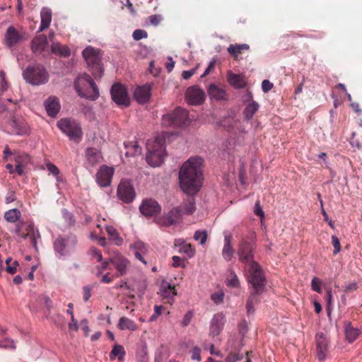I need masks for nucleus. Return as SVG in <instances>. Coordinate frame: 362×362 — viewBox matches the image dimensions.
Masks as SVG:
<instances>
[{
  "instance_id": "nucleus-1",
  "label": "nucleus",
  "mask_w": 362,
  "mask_h": 362,
  "mask_svg": "<svg viewBox=\"0 0 362 362\" xmlns=\"http://www.w3.org/2000/svg\"><path fill=\"white\" fill-rule=\"evenodd\" d=\"M203 162L201 157H191L182 164L180 168L179 173L180 188L183 192L190 195L182 203V214L191 215L196 210L195 199L193 196L199 191L202 185Z\"/></svg>"
},
{
  "instance_id": "nucleus-2",
  "label": "nucleus",
  "mask_w": 362,
  "mask_h": 362,
  "mask_svg": "<svg viewBox=\"0 0 362 362\" xmlns=\"http://www.w3.org/2000/svg\"><path fill=\"white\" fill-rule=\"evenodd\" d=\"M74 86L78 96L82 98L96 100L99 98V89L88 74L79 75L75 80Z\"/></svg>"
},
{
  "instance_id": "nucleus-3",
  "label": "nucleus",
  "mask_w": 362,
  "mask_h": 362,
  "mask_svg": "<svg viewBox=\"0 0 362 362\" xmlns=\"http://www.w3.org/2000/svg\"><path fill=\"white\" fill-rule=\"evenodd\" d=\"M82 55L92 75L95 79H100L104 74V67L102 64V50L88 46L83 50Z\"/></svg>"
},
{
  "instance_id": "nucleus-4",
  "label": "nucleus",
  "mask_w": 362,
  "mask_h": 362,
  "mask_svg": "<svg viewBox=\"0 0 362 362\" xmlns=\"http://www.w3.org/2000/svg\"><path fill=\"white\" fill-rule=\"evenodd\" d=\"M256 248V234L251 231L248 235L243 237L238 247V255L239 260L247 265L254 260V251Z\"/></svg>"
},
{
  "instance_id": "nucleus-5",
  "label": "nucleus",
  "mask_w": 362,
  "mask_h": 362,
  "mask_svg": "<svg viewBox=\"0 0 362 362\" xmlns=\"http://www.w3.org/2000/svg\"><path fill=\"white\" fill-rule=\"evenodd\" d=\"M22 75L26 83L32 86H40L49 80L47 71L42 65L39 64L28 66L23 71Z\"/></svg>"
},
{
  "instance_id": "nucleus-6",
  "label": "nucleus",
  "mask_w": 362,
  "mask_h": 362,
  "mask_svg": "<svg viewBox=\"0 0 362 362\" xmlns=\"http://www.w3.org/2000/svg\"><path fill=\"white\" fill-rule=\"evenodd\" d=\"M248 276V282L251 284L256 294L262 293L265 287V277L262 269L256 262L247 265Z\"/></svg>"
},
{
  "instance_id": "nucleus-7",
  "label": "nucleus",
  "mask_w": 362,
  "mask_h": 362,
  "mask_svg": "<svg viewBox=\"0 0 362 362\" xmlns=\"http://www.w3.org/2000/svg\"><path fill=\"white\" fill-rule=\"evenodd\" d=\"M57 126L70 140L79 142L82 138L83 132L80 123L72 118L59 119Z\"/></svg>"
},
{
  "instance_id": "nucleus-8",
  "label": "nucleus",
  "mask_w": 362,
  "mask_h": 362,
  "mask_svg": "<svg viewBox=\"0 0 362 362\" xmlns=\"http://www.w3.org/2000/svg\"><path fill=\"white\" fill-rule=\"evenodd\" d=\"M77 243L76 235L71 233L65 236L59 235L54 241L53 247L60 256H66L75 250Z\"/></svg>"
},
{
  "instance_id": "nucleus-9",
  "label": "nucleus",
  "mask_w": 362,
  "mask_h": 362,
  "mask_svg": "<svg viewBox=\"0 0 362 362\" xmlns=\"http://www.w3.org/2000/svg\"><path fill=\"white\" fill-rule=\"evenodd\" d=\"M112 101L118 106L127 107L130 105V98L126 86L121 83H115L110 88Z\"/></svg>"
},
{
  "instance_id": "nucleus-10",
  "label": "nucleus",
  "mask_w": 362,
  "mask_h": 362,
  "mask_svg": "<svg viewBox=\"0 0 362 362\" xmlns=\"http://www.w3.org/2000/svg\"><path fill=\"white\" fill-rule=\"evenodd\" d=\"M164 125L181 127L188 122V112L182 108L177 107L173 112L163 117Z\"/></svg>"
},
{
  "instance_id": "nucleus-11",
  "label": "nucleus",
  "mask_w": 362,
  "mask_h": 362,
  "mask_svg": "<svg viewBox=\"0 0 362 362\" xmlns=\"http://www.w3.org/2000/svg\"><path fill=\"white\" fill-rule=\"evenodd\" d=\"M117 194L119 199L124 203L129 204L134 201L136 192L130 180H121L117 187Z\"/></svg>"
},
{
  "instance_id": "nucleus-12",
  "label": "nucleus",
  "mask_w": 362,
  "mask_h": 362,
  "mask_svg": "<svg viewBox=\"0 0 362 362\" xmlns=\"http://www.w3.org/2000/svg\"><path fill=\"white\" fill-rule=\"evenodd\" d=\"M147 153L146 160L151 167L158 166V135L154 136L153 139H148L146 141Z\"/></svg>"
},
{
  "instance_id": "nucleus-13",
  "label": "nucleus",
  "mask_w": 362,
  "mask_h": 362,
  "mask_svg": "<svg viewBox=\"0 0 362 362\" xmlns=\"http://www.w3.org/2000/svg\"><path fill=\"white\" fill-rule=\"evenodd\" d=\"M206 98L204 91L197 86L189 87L185 92V100L192 105H199L204 103Z\"/></svg>"
},
{
  "instance_id": "nucleus-14",
  "label": "nucleus",
  "mask_w": 362,
  "mask_h": 362,
  "mask_svg": "<svg viewBox=\"0 0 362 362\" xmlns=\"http://www.w3.org/2000/svg\"><path fill=\"white\" fill-rule=\"evenodd\" d=\"M243 103L245 105V107L243 111V115L244 119L249 122L252 119L255 114L258 111L259 105L257 102L253 100V96L250 91H247L245 98L243 99Z\"/></svg>"
},
{
  "instance_id": "nucleus-15",
  "label": "nucleus",
  "mask_w": 362,
  "mask_h": 362,
  "mask_svg": "<svg viewBox=\"0 0 362 362\" xmlns=\"http://www.w3.org/2000/svg\"><path fill=\"white\" fill-rule=\"evenodd\" d=\"M176 295L175 287L167 281H163L160 285V302L171 306Z\"/></svg>"
},
{
  "instance_id": "nucleus-16",
  "label": "nucleus",
  "mask_w": 362,
  "mask_h": 362,
  "mask_svg": "<svg viewBox=\"0 0 362 362\" xmlns=\"http://www.w3.org/2000/svg\"><path fill=\"white\" fill-rule=\"evenodd\" d=\"M316 351L318 360L323 361L329 352V340L322 332L317 333L315 336Z\"/></svg>"
},
{
  "instance_id": "nucleus-17",
  "label": "nucleus",
  "mask_w": 362,
  "mask_h": 362,
  "mask_svg": "<svg viewBox=\"0 0 362 362\" xmlns=\"http://www.w3.org/2000/svg\"><path fill=\"white\" fill-rule=\"evenodd\" d=\"M114 175V168L103 165L96 174V180L98 184L102 187H106L111 183Z\"/></svg>"
},
{
  "instance_id": "nucleus-18",
  "label": "nucleus",
  "mask_w": 362,
  "mask_h": 362,
  "mask_svg": "<svg viewBox=\"0 0 362 362\" xmlns=\"http://www.w3.org/2000/svg\"><path fill=\"white\" fill-rule=\"evenodd\" d=\"M24 36L13 25H10L6 29L4 35L5 45L8 48H11L18 43L23 41Z\"/></svg>"
},
{
  "instance_id": "nucleus-19",
  "label": "nucleus",
  "mask_w": 362,
  "mask_h": 362,
  "mask_svg": "<svg viewBox=\"0 0 362 362\" xmlns=\"http://www.w3.org/2000/svg\"><path fill=\"white\" fill-rule=\"evenodd\" d=\"M151 83H148L137 86L133 94L134 100L141 105L148 103L151 96Z\"/></svg>"
},
{
  "instance_id": "nucleus-20",
  "label": "nucleus",
  "mask_w": 362,
  "mask_h": 362,
  "mask_svg": "<svg viewBox=\"0 0 362 362\" xmlns=\"http://www.w3.org/2000/svg\"><path fill=\"white\" fill-rule=\"evenodd\" d=\"M139 211L147 218L156 216L158 214V203L153 199H144L139 206Z\"/></svg>"
},
{
  "instance_id": "nucleus-21",
  "label": "nucleus",
  "mask_w": 362,
  "mask_h": 362,
  "mask_svg": "<svg viewBox=\"0 0 362 362\" xmlns=\"http://www.w3.org/2000/svg\"><path fill=\"white\" fill-rule=\"evenodd\" d=\"M225 316L222 313H218L211 319L209 327V334L218 336L223 329Z\"/></svg>"
},
{
  "instance_id": "nucleus-22",
  "label": "nucleus",
  "mask_w": 362,
  "mask_h": 362,
  "mask_svg": "<svg viewBox=\"0 0 362 362\" xmlns=\"http://www.w3.org/2000/svg\"><path fill=\"white\" fill-rule=\"evenodd\" d=\"M47 45V37L44 34L35 37L30 43L31 49L36 54H42L45 50Z\"/></svg>"
},
{
  "instance_id": "nucleus-23",
  "label": "nucleus",
  "mask_w": 362,
  "mask_h": 362,
  "mask_svg": "<svg viewBox=\"0 0 362 362\" xmlns=\"http://www.w3.org/2000/svg\"><path fill=\"white\" fill-rule=\"evenodd\" d=\"M233 236L230 233H225L224 244L222 250V256L226 261H230L234 255V249L232 245Z\"/></svg>"
},
{
  "instance_id": "nucleus-24",
  "label": "nucleus",
  "mask_w": 362,
  "mask_h": 362,
  "mask_svg": "<svg viewBox=\"0 0 362 362\" xmlns=\"http://www.w3.org/2000/svg\"><path fill=\"white\" fill-rule=\"evenodd\" d=\"M110 262L115 266L120 276L126 274L127 268L129 264V261L126 257L121 255H117L110 258Z\"/></svg>"
},
{
  "instance_id": "nucleus-25",
  "label": "nucleus",
  "mask_w": 362,
  "mask_h": 362,
  "mask_svg": "<svg viewBox=\"0 0 362 362\" xmlns=\"http://www.w3.org/2000/svg\"><path fill=\"white\" fill-rule=\"evenodd\" d=\"M44 104L47 115L51 117H55L60 110V104L58 98L56 97H49Z\"/></svg>"
},
{
  "instance_id": "nucleus-26",
  "label": "nucleus",
  "mask_w": 362,
  "mask_h": 362,
  "mask_svg": "<svg viewBox=\"0 0 362 362\" xmlns=\"http://www.w3.org/2000/svg\"><path fill=\"white\" fill-rule=\"evenodd\" d=\"M344 333L346 339L349 343H353L361 334V331L354 327L350 322H346L344 324Z\"/></svg>"
},
{
  "instance_id": "nucleus-27",
  "label": "nucleus",
  "mask_w": 362,
  "mask_h": 362,
  "mask_svg": "<svg viewBox=\"0 0 362 362\" xmlns=\"http://www.w3.org/2000/svg\"><path fill=\"white\" fill-rule=\"evenodd\" d=\"M41 23L37 33L48 28L52 21V11L47 7H43L40 12Z\"/></svg>"
},
{
  "instance_id": "nucleus-28",
  "label": "nucleus",
  "mask_w": 362,
  "mask_h": 362,
  "mask_svg": "<svg viewBox=\"0 0 362 362\" xmlns=\"http://www.w3.org/2000/svg\"><path fill=\"white\" fill-rule=\"evenodd\" d=\"M182 215V211L180 208L176 207L172 209L165 218L164 224L170 226L179 223L181 220Z\"/></svg>"
},
{
  "instance_id": "nucleus-29",
  "label": "nucleus",
  "mask_w": 362,
  "mask_h": 362,
  "mask_svg": "<svg viewBox=\"0 0 362 362\" xmlns=\"http://www.w3.org/2000/svg\"><path fill=\"white\" fill-rule=\"evenodd\" d=\"M228 81L230 84L235 88H243L246 86L244 76L241 74H235L231 71L228 73Z\"/></svg>"
},
{
  "instance_id": "nucleus-30",
  "label": "nucleus",
  "mask_w": 362,
  "mask_h": 362,
  "mask_svg": "<svg viewBox=\"0 0 362 362\" xmlns=\"http://www.w3.org/2000/svg\"><path fill=\"white\" fill-rule=\"evenodd\" d=\"M249 49L250 46L247 44H230L227 51L234 59H237L244 51Z\"/></svg>"
},
{
  "instance_id": "nucleus-31",
  "label": "nucleus",
  "mask_w": 362,
  "mask_h": 362,
  "mask_svg": "<svg viewBox=\"0 0 362 362\" xmlns=\"http://www.w3.org/2000/svg\"><path fill=\"white\" fill-rule=\"evenodd\" d=\"M106 232L108 235V239L113 242L117 246H120L123 243V239L119 235V233L112 226H105Z\"/></svg>"
},
{
  "instance_id": "nucleus-32",
  "label": "nucleus",
  "mask_w": 362,
  "mask_h": 362,
  "mask_svg": "<svg viewBox=\"0 0 362 362\" xmlns=\"http://www.w3.org/2000/svg\"><path fill=\"white\" fill-rule=\"evenodd\" d=\"M127 151L125 153L127 157L135 156L141 153V148L137 141H127L124 143Z\"/></svg>"
},
{
  "instance_id": "nucleus-33",
  "label": "nucleus",
  "mask_w": 362,
  "mask_h": 362,
  "mask_svg": "<svg viewBox=\"0 0 362 362\" xmlns=\"http://www.w3.org/2000/svg\"><path fill=\"white\" fill-rule=\"evenodd\" d=\"M87 160L91 165L98 163L102 160V156L100 151L95 148H88L86 151Z\"/></svg>"
},
{
  "instance_id": "nucleus-34",
  "label": "nucleus",
  "mask_w": 362,
  "mask_h": 362,
  "mask_svg": "<svg viewBox=\"0 0 362 362\" xmlns=\"http://www.w3.org/2000/svg\"><path fill=\"white\" fill-rule=\"evenodd\" d=\"M208 93L211 98L216 99L217 100H222L226 99V95L225 90L214 84L209 86Z\"/></svg>"
},
{
  "instance_id": "nucleus-35",
  "label": "nucleus",
  "mask_w": 362,
  "mask_h": 362,
  "mask_svg": "<svg viewBox=\"0 0 362 362\" xmlns=\"http://www.w3.org/2000/svg\"><path fill=\"white\" fill-rule=\"evenodd\" d=\"M117 327L120 330L128 329L130 331H136L138 329V326L134 321L127 317H122L119 318Z\"/></svg>"
},
{
  "instance_id": "nucleus-36",
  "label": "nucleus",
  "mask_w": 362,
  "mask_h": 362,
  "mask_svg": "<svg viewBox=\"0 0 362 362\" xmlns=\"http://www.w3.org/2000/svg\"><path fill=\"white\" fill-rule=\"evenodd\" d=\"M51 52L60 57H68L71 55V51L69 47L62 46L59 42H53L51 45Z\"/></svg>"
},
{
  "instance_id": "nucleus-37",
  "label": "nucleus",
  "mask_w": 362,
  "mask_h": 362,
  "mask_svg": "<svg viewBox=\"0 0 362 362\" xmlns=\"http://www.w3.org/2000/svg\"><path fill=\"white\" fill-rule=\"evenodd\" d=\"M11 126L13 128V132L16 134L23 135L28 133V125L23 122L13 119Z\"/></svg>"
},
{
  "instance_id": "nucleus-38",
  "label": "nucleus",
  "mask_w": 362,
  "mask_h": 362,
  "mask_svg": "<svg viewBox=\"0 0 362 362\" xmlns=\"http://www.w3.org/2000/svg\"><path fill=\"white\" fill-rule=\"evenodd\" d=\"M176 245L180 246V252L185 254L188 257L191 258L194 256L195 250L190 243H186L181 240H178Z\"/></svg>"
},
{
  "instance_id": "nucleus-39",
  "label": "nucleus",
  "mask_w": 362,
  "mask_h": 362,
  "mask_svg": "<svg viewBox=\"0 0 362 362\" xmlns=\"http://www.w3.org/2000/svg\"><path fill=\"white\" fill-rule=\"evenodd\" d=\"M21 211L18 209H13L7 211L4 214L5 219L10 223H15L19 220Z\"/></svg>"
},
{
  "instance_id": "nucleus-40",
  "label": "nucleus",
  "mask_w": 362,
  "mask_h": 362,
  "mask_svg": "<svg viewBox=\"0 0 362 362\" xmlns=\"http://www.w3.org/2000/svg\"><path fill=\"white\" fill-rule=\"evenodd\" d=\"M227 286L238 288L240 286V281L234 271H230L226 280Z\"/></svg>"
},
{
  "instance_id": "nucleus-41",
  "label": "nucleus",
  "mask_w": 362,
  "mask_h": 362,
  "mask_svg": "<svg viewBox=\"0 0 362 362\" xmlns=\"http://www.w3.org/2000/svg\"><path fill=\"white\" fill-rule=\"evenodd\" d=\"M125 355L124 347L119 344H115L110 354V358L114 360L118 356L119 360L123 359Z\"/></svg>"
},
{
  "instance_id": "nucleus-42",
  "label": "nucleus",
  "mask_w": 362,
  "mask_h": 362,
  "mask_svg": "<svg viewBox=\"0 0 362 362\" xmlns=\"http://www.w3.org/2000/svg\"><path fill=\"white\" fill-rule=\"evenodd\" d=\"M24 222L23 221L18 223V224L16 225V228L14 230V233L18 236L23 238V239H25L29 235L30 233L33 230V226L32 224H29L26 228V230L28 231V233H24L22 232V228Z\"/></svg>"
},
{
  "instance_id": "nucleus-43",
  "label": "nucleus",
  "mask_w": 362,
  "mask_h": 362,
  "mask_svg": "<svg viewBox=\"0 0 362 362\" xmlns=\"http://www.w3.org/2000/svg\"><path fill=\"white\" fill-rule=\"evenodd\" d=\"M258 295L259 294H256L255 291H254V292L250 296L246 303L247 313L248 315L254 313V305L258 302Z\"/></svg>"
},
{
  "instance_id": "nucleus-44",
  "label": "nucleus",
  "mask_w": 362,
  "mask_h": 362,
  "mask_svg": "<svg viewBox=\"0 0 362 362\" xmlns=\"http://www.w3.org/2000/svg\"><path fill=\"white\" fill-rule=\"evenodd\" d=\"M130 250L134 252H139L140 253H147L148 246L141 240H137L129 246Z\"/></svg>"
},
{
  "instance_id": "nucleus-45",
  "label": "nucleus",
  "mask_w": 362,
  "mask_h": 362,
  "mask_svg": "<svg viewBox=\"0 0 362 362\" xmlns=\"http://www.w3.org/2000/svg\"><path fill=\"white\" fill-rule=\"evenodd\" d=\"M15 161L25 166L30 163V157L26 153H21L15 156Z\"/></svg>"
},
{
  "instance_id": "nucleus-46",
  "label": "nucleus",
  "mask_w": 362,
  "mask_h": 362,
  "mask_svg": "<svg viewBox=\"0 0 362 362\" xmlns=\"http://www.w3.org/2000/svg\"><path fill=\"white\" fill-rule=\"evenodd\" d=\"M207 233L206 230H197L194 235V239L199 241L201 245L205 244L207 240Z\"/></svg>"
},
{
  "instance_id": "nucleus-47",
  "label": "nucleus",
  "mask_w": 362,
  "mask_h": 362,
  "mask_svg": "<svg viewBox=\"0 0 362 362\" xmlns=\"http://www.w3.org/2000/svg\"><path fill=\"white\" fill-rule=\"evenodd\" d=\"M62 214L64 219L69 226L75 224L74 216L72 213L64 209L62 211Z\"/></svg>"
},
{
  "instance_id": "nucleus-48",
  "label": "nucleus",
  "mask_w": 362,
  "mask_h": 362,
  "mask_svg": "<svg viewBox=\"0 0 362 362\" xmlns=\"http://www.w3.org/2000/svg\"><path fill=\"white\" fill-rule=\"evenodd\" d=\"M148 37V33L146 30L141 29L135 30L133 32L132 37L134 40L139 41L143 38H146Z\"/></svg>"
},
{
  "instance_id": "nucleus-49",
  "label": "nucleus",
  "mask_w": 362,
  "mask_h": 362,
  "mask_svg": "<svg viewBox=\"0 0 362 362\" xmlns=\"http://www.w3.org/2000/svg\"><path fill=\"white\" fill-rule=\"evenodd\" d=\"M47 170L55 176H58L60 171L59 169L53 163H49L47 164ZM57 181L60 182L61 180L59 177H57Z\"/></svg>"
},
{
  "instance_id": "nucleus-50",
  "label": "nucleus",
  "mask_w": 362,
  "mask_h": 362,
  "mask_svg": "<svg viewBox=\"0 0 362 362\" xmlns=\"http://www.w3.org/2000/svg\"><path fill=\"white\" fill-rule=\"evenodd\" d=\"M332 244L334 247V255H337L341 250V245L339 238L336 235L332 236Z\"/></svg>"
},
{
  "instance_id": "nucleus-51",
  "label": "nucleus",
  "mask_w": 362,
  "mask_h": 362,
  "mask_svg": "<svg viewBox=\"0 0 362 362\" xmlns=\"http://www.w3.org/2000/svg\"><path fill=\"white\" fill-rule=\"evenodd\" d=\"M355 133L352 134V136L350 141V144L352 146V147H356L358 149L362 148V136L361 139H359L358 138H355Z\"/></svg>"
},
{
  "instance_id": "nucleus-52",
  "label": "nucleus",
  "mask_w": 362,
  "mask_h": 362,
  "mask_svg": "<svg viewBox=\"0 0 362 362\" xmlns=\"http://www.w3.org/2000/svg\"><path fill=\"white\" fill-rule=\"evenodd\" d=\"M311 284H312V288L313 291H315L319 293H320L322 292L321 287H320L321 281L318 278L314 277L312 279Z\"/></svg>"
},
{
  "instance_id": "nucleus-53",
  "label": "nucleus",
  "mask_w": 362,
  "mask_h": 362,
  "mask_svg": "<svg viewBox=\"0 0 362 362\" xmlns=\"http://www.w3.org/2000/svg\"><path fill=\"white\" fill-rule=\"evenodd\" d=\"M243 358L238 353H230L226 358V362H236Z\"/></svg>"
},
{
  "instance_id": "nucleus-54",
  "label": "nucleus",
  "mask_w": 362,
  "mask_h": 362,
  "mask_svg": "<svg viewBox=\"0 0 362 362\" xmlns=\"http://www.w3.org/2000/svg\"><path fill=\"white\" fill-rule=\"evenodd\" d=\"M191 358L192 360H197L198 361H201V349L199 348H198L197 346L194 347L191 351Z\"/></svg>"
},
{
  "instance_id": "nucleus-55",
  "label": "nucleus",
  "mask_w": 362,
  "mask_h": 362,
  "mask_svg": "<svg viewBox=\"0 0 362 362\" xmlns=\"http://www.w3.org/2000/svg\"><path fill=\"white\" fill-rule=\"evenodd\" d=\"M224 294L221 293H215L211 295V300L216 304H218L223 300Z\"/></svg>"
},
{
  "instance_id": "nucleus-56",
  "label": "nucleus",
  "mask_w": 362,
  "mask_h": 362,
  "mask_svg": "<svg viewBox=\"0 0 362 362\" xmlns=\"http://www.w3.org/2000/svg\"><path fill=\"white\" fill-rule=\"evenodd\" d=\"M40 298H42L44 300L45 308L49 312H50L52 308V301L50 298L47 296H42L40 297Z\"/></svg>"
},
{
  "instance_id": "nucleus-57",
  "label": "nucleus",
  "mask_w": 362,
  "mask_h": 362,
  "mask_svg": "<svg viewBox=\"0 0 362 362\" xmlns=\"http://www.w3.org/2000/svg\"><path fill=\"white\" fill-rule=\"evenodd\" d=\"M197 67L198 66L191 70L184 71L182 74V78L186 80L189 79L196 73Z\"/></svg>"
},
{
  "instance_id": "nucleus-58",
  "label": "nucleus",
  "mask_w": 362,
  "mask_h": 362,
  "mask_svg": "<svg viewBox=\"0 0 362 362\" xmlns=\"http://www.w3.org/2000/svg\"><path fill=\"white\" fill-rule=\"evenodd\" d=\"M148 71L155 77H157L158 76V69L155 68V61L152 60L150 62Z\"/></svg>"
},
{
  "instance_id": "nucleus-59",
  "label": "nucleus",
  "mask_w": 362,
  "mask_h": 362,
  "mask_svg": "<svg viewBox=\"0 0 362 362\" xmlns=\"http://www.w3.org/2000/svg\"><path fill=\"white\" fill-rule=\"evenodd\" d=\"M273 88V83L268 80H264L262 83V89L264 93L269 91Z\"/></svg>"
},
{
  "instance_id": "nucleus-60",
  "label": "nucleus",
  "mask_w": 362,
  "mask_h": 362,
  "mask_svg": "<svg viewBox=\"0 0 362 362\" xmlns=\"http://www.w3.org/2000/svg\"><path fill=\"white\" fill-rule=\"evenodd\" d=\"M91 254L93 257H95L97 258L98 262H102L103 261V255L100 251L97 249L96 247H92L90 249Z\"/></svg>"
},
{
  "instance_id": "nucleus-61",
  "label": "nucleus",
  "mask_w": 362,
  "mask_h": 362,
  "mask_svg": "<svg viewBox=\"0 0 362 362\" xmlns=\"http://www.w3.org/2000/svg\"><path fill=\"white\" fill-rule=\"evenodd\" d=\"M254 213L255 215H257L258 216L264 217V212L260 206L259 202H256V204L255 205Z\"/></svg>"
},
{
  "instance_id": "nucleus-62",
  "label": "nucleus",
  "mask_w": 362,
  "mask_h": 362,
  "mask_svg": "<svg viewBox=\"0 0 362 362\" xmlns=\"http://www.w3.org/2000/svg\"><path fill=\"white\" fill-rule=\"evenodd\" d=\"M90 290L91 288L88 286H86L83 287V298L85 302H87L90 298Z\"/></svg>"
},
{
  "instance_id": "nucleus-63",
  "label": "nucleus",
  "mask_w": 362,
  "mask_h": 362,
  "mask_svg": "<svg viewBox=\"0 0 362 362\" xmlns=\"http://www.w3.org/2000/svg\"><path fill=\"white\" fill-rule=\"evenodd\" d=\"M357 288H358V286H357L356 283L354 282V283H351L349 285L346 286L345 288H344V291L346 293H349V292L354 291L357 290Z\"/></svg>"
},
{
  "instance_id": "nucleus-64",
  "label": "nucleus",
  "mask_w": 362,
  "mask_h": 362,
  "mask_svg": "<svg viewBox=\"0 0 362 362\" xmlns=\"http://www.w3.org/2000/svg\"><path fill=\"white\" fill-rule=\"evenodd\" d=\"M173 266L174 267H180L182 266V267H185V265H182V259L180 257L178 256H173Z\"/></svg>"
}]
</instances>
